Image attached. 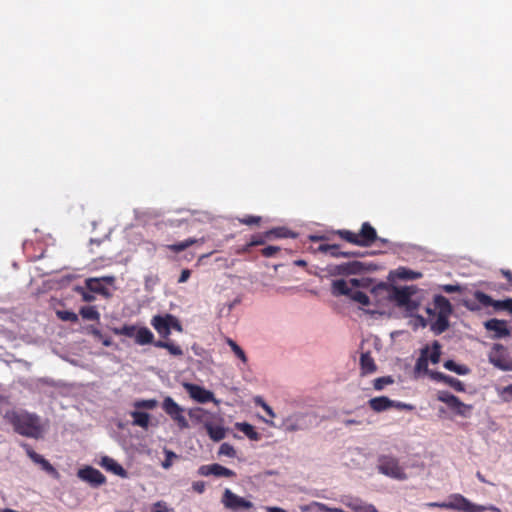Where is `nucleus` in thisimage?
<instances>
[{"label":"nucleus","mask_w":512,"mask_h":512,"mask_svg":"<svg viewBox=\"0 0 512 512\" xmlns=\"http://www.w3.org/2000/svg\"><path fill=\"white\" fill-rule=\"evenodd\" d=\"M4 418L13 426L14 431L22 436L39 439L43 437L44 425L38 415L27 411L9 410Z\"/></svg>","instance_id":"1"},{"label":"nucleus","mask_w":512,"mask_h":512,"mask_svg":"<svg viewBox=\"0 0 512 512\" xmlns=\"http://www.w3.org/2000/svg\"><path fill=\"white\" fill-rule=\"evenodd\" d=\"M453 307L450 301L442 296L435 295L433 299V307H427L426 313L430 318H435L430 324L431 330L439 335L445 332L449 327V317L452 314Z\"/></svg>","instance_id":"2"},{"label":"nucleus","mask_w":512,"mask_h":512,"mask_svg":"<svg viewBox=\"0 0 512 512\" xmlns=\"http://www.w3.org/2000/svg\"><path fill=\"white\" fill-rule=\"evenodd\" d=\"M349 284L352 287H366L367 283L365 279H357L352 278L347 282L344 279H337L332 282L331 285V293L334 296H348L353 301L360 303L363 306H368L370 304V299L368 295L362 291H353Z\"/></svg>","instance_id":"3"},{"label":"nucleus","mask_w":512,"mask_h":512,"mask_svg":"<svg viewBox=\"0 0 512 512\" xmlns=\"http://www.w3.org/2000/svg\"><path fill=\"white\" fill-rule=\"evenodd\" d=\"M111 331L115 335H124L129 338H133L135 343L141 346L153 344L154 334L152 331L145 326H136L124 324L122 327H113Z\"/></svg>","instance_id":"4"},{"label":"nucleus","mask_w":512,"mask_h":512,"mask_svg":"<svg viewBox=\"0 0 512 512\" xmlns=\"http://www.w3.org/2000/svg\"><path fill=\"white\" fill-rule=\"evenodd\" d=\"M474 298L478 302L474 303L471 301L465 302V307L470 311H477L480 309V305L484 307L492 306L495 311L505 310L512 314V298L505 300H494L491 296L487 295L482 291H476Z\"/></svg>","instance_id":"5"},{"label":"nucleus","mask_w":512,"mask_h":512,"mask_svg":"<svg viewBox=\"0 0 512 512\" xmlns=\"http://www.w3.org/2000/svg\"><path fill=\"white\" fill-rule=\"evenodd\" d=\"M377 469L381 474L397 480H405L407 478L404 468L399 464L398 459L394 456H379Z\"/></svg>","instance_id":"6"},{"label":"nucleus","mask_w":512,"mask_h":512,"mask_svg":"<svg viewBox=\"0 0 512 512\" xmlns=\"http://www.w3.org/2000/svg\"><path fill=\"white\" fill-rule=\"evenodd\" d=\"M162 409L177 424L179 429L189 428V423L184 416V409L172 397L167 396L164 398Z\"/></svg>","instance_id":"7"},{"label":"nucleus","mask_w":512,"mask_h":512,"mask_svg":"<svg viewBox=\"0 0 512 512\" xmlns=\"http://www.w3.org/2000/svg\"><path fill=\"white\" fill-rule=\"evenodd\" d=\"M438 400L445 403L450 410L462 417H469L473 409L472 405L463 403L457 396L450 392H440Z\"/></svg>","instance_id":"8"},{"label":"nucleus","mask_w":512,"mask_h":512,"mask_svg":"<svg viewBox=\"0 0 512 512\" xmlns=\"http://www.w3.org/2000/svg\"><path fill=\"white\" fill-rule=\"evenodd\" d=\"M445 509L458 510L462 512H483L487 508L482 505H477L470 502L461 494H455L452 496V500L447 502V505H442Z\"/></svg>","instance_id":"9"},{"label":"nucleus","mask_w":512,"mask_h":512,"mask_svg":"<svg viewBox=\"0 0 512 512\" xmlns=\"http://www.w3.org/2000/svg\"><path fill=\"white\" fill-rule=\"evenodd\" d=\"M222 503L225 508L232 511L250 510L253 503L233 493L230 489H225L222 497Z\"/></svg>","instance_id":"10"},{"label":"nucleus","mask_w":512,"mask_h":512,"mask_svg":"<svg viewBox=\"0 0 512 512\" xmlns=\"http://www.w3.org/2000/svg\"><path fill=\"white\" fill-rule=\"evenodd\" d=\"M22 447L25 449L27 456L35 463L38 464L43 471L52 476L54 479L60 478V473L56 470V468L46 460L42 455L36 453L29 444H22Z\"/></svg>","instance_id":"11"},{"label":"nucleus","mask_w":512,"mask_h":512,"mask_svg":"<svg viewBox=\"0 0 512 512\" xmlns=\"http://www.w3.org/2000/svg\"><path fill=\"white\" fill-rule=\"evenodd\" d=\"M78 478L88 483L92 487H99L106 483V477L98 469L92 466H85L77 472Z\"/></svg>","instance_id":"12"},{"label":"nucleus","mask_w":512,"mask_h":512,"mask_svg":"<svg viewBox=\"0 0 512 512\" xmlns=\"http://www.w3.org/2000/svg\"><path fill=\"white\" fill-rule=\"evenodd\" d=\"M184 387L189 396L199 403H207L212 401L217 402L215 400L214 394L211 391L206 390L199 385L187 383L184 385Z\"/></svg>","instance_id":"13"},{"label":"nucleus","mask_w":512,"mask_h":512,"mask_svg":"<svg viewBox=\"0 0 512 512\" xmlns=\"http://www.w3.org/2000/svg\"><path fill=\"white\" fill-rule=\"evenodd\" d=\"M188 416L194 425H202L203 428H205L212 421V419H216V416L213 413L202 407H194L189 409Z\"/></svg>","instance_id":"14"},{"label":"nucleus","mask_w":512,"mask_h":512,"mask_svg":"<svg viewBox=\"0 0 512 512\" xmlns=\"http://www.w3.org/2000/svg\"><path fill=\"white\" fill-rule=\"evenodd\" d=\"M415 291L416 288L414 286L393 287L390 299L395 301L399 307H403L404 305H409Z\"/></svg>","instance_id":"15"},{"label":"nucleus","mask_w":512,"mask_h":512,"mask_svg":"<svg viewBox=\"0 0 512 512\" xmlns=\"http://www.w3.org/2000/svg\"><path fill=\"white\" fill-rule=\"evenodd\" d=\"M365 270H366L365 264L360 261L355 260V261L336 265L333 269V274L349 276V275L361 274Z\"/></svg>","instance_id":"16"},{"label":"nucleus","mask_w":512,"mask_h":512,"mask_svg":"<svg viewBox=\"0 0 512 512\" xmlns=\"http://www.w3.org/2000/svg\"><path fill=\"white\" fill-rule=\"evenodd\" d=\"M198 473L202 476L213 475L216 477H226V478H232L236 475L234 471H232L218 463H214V464H210V465H202L199 468Z\"/></svg>","instance_id":"17"},{"label":"nucleus","mask_w":512,"mask_h":512,"mask_svg":"<svg viewBox=\"0 0 512 512\" xmlns=\"http://www.w3.org/2000/svg\"><path fill=\"white\" fill-rule=\"evenodd\" d=\"M310 416L304 413L294 414L285 420L286 430L290 432L305 430L311 423L307 421Z\"/></svg>","instance_id":"18"},{"label":"nucleus","mask_w":512,"mask_h":512,"mask_svg":"<svg viewBox=\"0 0 512 512\" xmlns=\"http://www.w3.org/2000/svg\"><path fill=\"white\" fill-rule=\"evenodd\" d=\"M168 317H171V314L155 315L151 319V325L163 339H168L171 334L170 320L167 319Z\"/></svg>","instance_id":"19"},{"label":"nucleus","mask_w":512,"mask_h":512,"mask_svg":"<svg viewBox=\"0 0 512 512\" xmlns=\"http://www.w3.org/2000/svg\"><path fill=\"white\" fill-rule=\"evenodd\" d=\"M484 327L488 331L494 332L493 338L499 339L510 335V330L507 327L505 320H499L496 318L489 319L484 323Z\"/></svg>","instance_id":"20"},{"label":"nucleus","mask_w":512,"mask_h":512,"mask_svg":"<svg viewBox=\"0 0 512 512\" xmlns=\"http://www.w3.org/2000/svg\"><path fill=\"white\" fill-rule=\"evenodd\" d=\"M359 246L369 247L377 240L376 230L369 222H364L358 233Z\"/></svg>","instance_id":"21"},{"label":"nucleus","mask_w":512,"mask_h":512,"mask_svg":"<svg viewBox=\"0 0 512 512\" xmlns=\"http://www.w3.org/2000/svg\"><path fill=\"white\" fill-rule=\"evenodd\" d=\"M221 419H212V421L204 428L209 438L215 442L223 440L226 436L225 428L219 423Z\"/></svg>","instance_id":"22"},{"label":"nucleus","mask_w":512,"mask_h":512,"mask_svg":"<svg viewBox=\"0 0 512 512\" xmlns=\"http://www.w3.org/2000/svg\"><path fill=\"white\" fill-rule=\"evenodd\" d=\"M101 466L121 478L128 477V472L111 457L104 456L101 460Z\"/></svg>","instance_id":"23"},{"label":"nucleus","mask_w":512,"mask_h":512,"mask_svg":"<svg viewBox=\"0 0 512 512\" xmlns=\"http://www.w3.org/2000/svg\"><path fill=\"white\" fill-rule=\"evenodd\" d=\"M360 371L362 376L369 375L377 371V365L369 351L362 353L360 356Z\"/></svg>","instance_id":"24"},{"label":"nucleus","mask_w":512,"mask_h":512,"mask_svg":"<svg viewBox=\"0 0 512 512\" xmlns=\"http://www.w3.org/2000/svg\"><path fill=\"white\" fill-rule=\"evenodd\" d=\"M369 407L376 413H381L392 408V400L386 396H378L368 401Z\"/></svg>","instance_id":"25"},{"label":"nucleus","mask_w":512,"mask_h":512,"mask_svg":"<svg viewBox=\"0 0 512 512\" xmlns=\"http://www.w3.org/2000/svg\"><path fill=\"white\" fill-rule=\"evenodd\" d=\"M346 506L353 512H379L373 504L366 503L360 499H352L346 503Z\"/></svg>","instance_id":"26"},{"label":"nucleus","mask_w":512,"mask_h":512,"mask_svg":"<svg viewBox=\"0 0 512 512\" xmlns=\"http://www.w3.org/2000/svg\"><path fill=\"white\" fill-rule=\"evenodd\" d=\"M297 235L296 233L290 231L289 229L285 227H277L270 229L264 233V237L266 239H272V238H295Z\"/></svg>","instance_id":"27"},{"label":"nucleus","mask_w":512,"mask_h":512,"mask_svg":"<svg viewBox=\"0 0 512 512\" xmlns=\"http://www.w3.org/2000/svg\"><path fill=\"white\" fill-rule=\"evenodd\" d=\"M154 346L157 348L166 349L173 356L183 355L182 348L174 342L169 341L168 339L158 340L154 343Z\"/></svg>","instance_id":"28"},{"label":"nucleus","mask_w":512,"mask_h":512,"mask_svg":"<svg viewBox=\"0 0 512 512\" xmlns=\"http://www.w3.org/2000/svg\"><path fill=\"white\" fill-rule=\"evenodd\" d=\"M132 419H133V425L139 426L143 429H147L150 422V415L146 412L142 411H132L130 413Z\"/></svg>","instance_id":"29"},{"label":"nucleus","mask_w":512,"mask_h":512,"mask_svg":"<svg viewBox=\"0 0 512 512\" xmlns=\"http://www.w3.org/2000/svg\"><path fill=\"white\" fill-rule=\"evenodd\" d=\"M489 361L497 368L503 371H512V361L505 359L503 356L492 353Z\"/></svg>","instance_id":"30"},{"label":"nucleus","mask_w":512,"mask_h":512,"mask_svg":"<svg viewBox=\"0 0 512 512\" xmlns=\"http://www.w3.org/2000/svg\"><path fill=\"white\" fill-rule=\"evenodd\" d=\"M443 366L458 375H467L470 372V369L466 365L457 364L453 360H447L444 362Z\"/></svg>","instance_id":"31"},{"label":"nucleus","mask_w":512,"mask_h":512,"mask_svg":"<svg viewBox=\"0 0 512 512\" xmlns=\"http://www.w3.org/2000/svg\"><path fill=\"white\" fill-rule=\"evenodd\" d=\"M428 347H425L422 351H421V355L420 357L417 359L416 361V364H415V370L417 372H424V373H427L429 374L430 370L428 369Z\"/></svg>","instance_id":"32"},{"label":"nucleus","mask_w":512,"mask_h":512,"mask_svg":"<svg viewBox=\"0 0 512 512\" xmlns=\"http://www.w3.org/2000/svg\"><path fill=\"white\" fill-rule=\"evenodd\" d=\"M101 279L99 278H88L86 280V288L90 292L99 293V294H105L106 288L102 285Z\"/></svg>","instance_id":"33"},{"label":"nucleus","mask_w":512,"mask_h":512,"mask_svg":"<svg viewBox=\"0 0 512 512\" xmlns=\"http://www.w3.org/2000/svg\"><path fill=\"white\" fill-rule=\"evenodd\" d=\"M79 314L83 319L99 321L100 313L97 311L94 306H84L80 309Z\"/></svg>","instance_id":"34"},{"label":"nucleus","mask_w":512,"mask_h":512,"mask_svg":"<svg viewBox=\"0 0 512 512\" xmlns=\"http://www.w3.org/2000/svg\"><path fill=\"white\" fill-rule=\"evenodd\" d=\"M237 428L243 432L249 439L258 440L259 435L256 432L255 428L249 423H239L237 424Z\"/></svg>","instance_id":"35"},{"label":"nucleus","mask_w":512,"mask_h":512,"mask_svg":"<svg viewBox=\"0 0 512 512\" xmlns=\"http://www.w3.org/2000/svg\"><path fill=\"white\" fill-rule=\"evenodd\" d=\"M336 233L341 239L359 246L358 234L349 230H338Z\"/></svg>","instance_id":"36"},{"label":"nucleus","mask_w":512,"mask_h":512,"mask_svg":"<svg viewBox=\"0 0 512 512\" xmlns=\"http://www.w3.org/2000/svg\"><path fill=\"white\" fill-rule=\"evenodd\" d=\"M133 405L136 409L152 410L157 407L158 401L156 399H143L135 401Z\"/></svg>","instance_id":"37"},{"label":"nucleus","mask_w":512,"mask_h":512,"mask_svg":"<svg viewBox=\"0 0 512 512\" xmlns=\"http://www.w3.org/2000/svg\"><path fill=\"white\" fill-rule=\"evenodd\" d=\"M393 383H394V379L392 378V376H383V377L376 378L373 381V387L375 390L381 391L387 385H391Z\"/></svg>","instance_id":"38"},{"label":"nucleus","mask_w":512,"mask_h":512,"mask_svg":"<svg viewBox=\"0 0 512 512\" xmlns=\"http://www.w3.org/2000/svg\"><path fill=\"white\" fill-rule=\"evenodd\" d=\"M496 391L503 402H512V384L505 387H497Z\"/></svg>","instance_id":"39"},{"label":"nucleus","mask_w":512,"mask_h":512,"mask_svg":"<svg viewBox=\"0 0 512 512\" xmlns=\"http://www.w3.org/2000/svg\"><path fill=\"white\" fill-rule=\"evenodd\" d=\"M227 344L230 346L231 350L234 354L241 359L243 363L247 362V357L243 349L232 339H227Z\"/></svg>","instance_id":"40"},{"label":"nucleus","mask_w":512,"mask_h":512,"mask_svg":"<svg viewBox=\"0 0 512 512\" xmlns=\"http://www.w3.org/2000/svg\"><path fill=\"white\" fill-rule=\"evenodd\" d=\"M90 333H91V334H92L96 339H98L99 341H101V342H102V344H103L105 347H110V346H112V344H113L112 339H111L110 337H108V336H104V335L102 334V332H101L99 329L94 328V327H91V328H90Z\"/></svg>","instance_id":"41"},{"label":"nucleus","mask_w":512,"mask_h":512,"mask_svg":"<svg viewBox=\"0 0 512 512\" xmlns=\"http://www.w3.org/2000/svg\"><path fill=\"white\" fill-rule=\"evenodd\" d=\"M57 317L62 321H70L73 323L78 322V315L68 310H58L56 312Z\"/></svg>","instance_id":"42"},{"label":"nucleus","mask_w":512,"mask_h":512,"mask_svg":"<svg viewBox=\"0 0 512 512\" xmlns=\"http://www.w3.org/2000/svg\"><path fill=\"white\" fill-rule=\"evenodd\" d=\"M441 356V345L438 341H434L432 344L431 353L428 356V360H430L433 364H436L440 361Z\"/></svg>","instance_id":"43"},{"label":"nucleus","mask_w":512,"mask_h":512,"mask_svg":"<svg viewBox=\"0 0 512 512\" xmlns=\"http://www.w3.org/2000/svg\"><path fill=\"white\" fill-rule=\"evenodd\" d=\"M397 275L399 278L406 279V280H414V279H418L419 277H421V273L415 272L413 270L406 269V268H400L398 270Z\"/></svg>","instance_id":"44"},{"label":"nucleus","mask_w":512,"mask_h":512,"mask_svg":"<svg viewBox=\"0 0 512 512\" xmlns=\"http://www.w3.org/2000/svg\"><path fill=\"white\" fill-rule=\"evenodd\" d=\"M445 384L449 385L450 387H452L454 390H456L458 392L465 391V386H464L463 382L455 377L448 376Z\"/></svg>","instance_id":"45"},{"label":"nucleus","mask_w":512,"mask_h":512,"mask_svg":"<svg viewBox=\"0 0 512 512\" xmlns=\"http://www.w3.org/2000/svg\"><path fill=\"white\" fill-rule=\"evenodd\" d=\"M152 511L153 512H174V509L168 507L167 503L164 501H157L153 504Z\"/></svg>","instance_id":"46"},{"label":"nucleus","mask_w":512,"mask_h":512,"mask_svg":"<svg viewBox=\"0 0 512 512\" xmlns=\"http://www.w3.org/2000/svg\"><path fill=\"white\" fill-rule=\"evenodd\" d=\"M235 449L232 445H230L229 443H223L221 444L220 448H219V454L221 455H225V456H228V457H234L235 456Z\"/></svg>","instance_id":"47"},{"label":"nucleus","mask_w":512,"mask_h":512,"mask_svg":"<svg viewBox=\"0 0 512 512\" xmlns=\"http://www.w3.org/2000/svg\"><path fill=\"white\" fill-rule=\"evenodd\" d=\"M239 222L241 224H245V225H249V226L258 225L261 222V217L249 215V216H245V217L239 219Z\"/></svg>","instance_id":"48"},{"label":"nucleus","mask_w":512,"mask_h":512,"mask_svg":"<svg viewBox=\"0 0 512 512\" xmlns=\"http://www.w3.org/2000/svg\"><path fill=\"white\" fill-rule=\"evenodd\" d=\"M279 251H280V247L270 245V246H267V247L263 248L261 250V254L264 257L269 258V257L275 256Z\"/></svg>","instance_id":"49"},{"label":"nucleus","mask_w":512,"mask_h":512,"mask_svg":"<svg viewBox=\"0 0 512 512\" xmlns=\"http://www.w3.org/2000/svg\"><path fill=\"white\" fill-rule=\"evenodd\" d=\"M392 408H396L398 410H407V411L414 410V406L412 404L395 401V400H392Z\"/></svg>","instance_id":"50"},{"label":"nucleus","mask_w":512,"mask_h":512,"mask_svg":"<svg viewBox=\"0 0 512 512\" xmlns=\"http://www.w3.org/2000/svg\"><path fill=\"white\" fill-rule=\"evenodd\" d=\"M167 319L170 320V330L174 329L177 332L183 331L182 325L176 316L171 314V317H168Z\"/></svg>","instance_id":"51"},{"label":"nucleus","mask_w":512,"mask_h":512,"mask_svg":"<svg viewBox=\"0 0 512 512\" xmlns=\"http://www.w3.org/2000/svg\"><path fill=\"white\" fill-rule=\"evenodd\" d=\"M167 248L175 253H179L187 249V244L184 240L176 244L168 245Z\"/></svg>","instance_id":"52"},{"label":"nucleus","mask_w":512,"mask_h":512,"mask_svg":"<svg viewBox=\"0 0 512 512\" xmlns=\"http://www.w3.org/2000/svg\"><path fill=\"white\" fill-rule=\"evenodd\" d=\"M440 288L442 291H444L446 293H455V292H460L462 290L460 285H452V284H445V285H442Z\"/></svg>","instance_id":"53"},{"label":"nucleus","mask_w":512,"mask_h":512,"mask_svg":"<svg viewBox=\"0 0 512 512\" xmlns=\"http://www.w3.org/2000/svg\"><path fill=\"white\" fill-rule=\"evenodd\" d=\"M429 375L432 379L436 380V381H440V382H444L446 383L447 381V378L449 375H445L444 373L442 372H437V371H430L429 372Z\"/></svg>","instance_id":"54"},{"label":"nucleus","mask_w":512,"mask_h":512,"mask_svg":"<svg viewBox=\"0 0 512 512\" xmlns=\"http://www.w3.org/2000/svg\"><path fill=\"white\" fill-rule=\"evenodd\" d=\"M256 404L260 405L270 417H272V418L275 417V413L273 412L272 408L267 403H265L262 399H260V398L257 399Z\"/></svg>","instance_id":"55"},{"label":"nucleus","mask_w":512,"mask_h":512,"mask_svg":"<svg viewBox=\"0 0 512 512\" xmlns=\"http://www.w3.org/2000/svg\"><path fill=\"white\" fill-rule=\"evenodd\" d=\"M329 248H330L329 254L332 257H335V258L341 257V252L342 251L340 250V245H338V244H331V246Z\"/></svg>","instance_id":"56"},{"label":"nucleus","mask_w":512,"mask_h":512,"mask_svg":"<svg viewBox=\"0 0 512 512\" xmlns=\"http://www.w3.org/2000/svg\"><path fill=\"white\" fill-rule=\"evenodd\" d=\"M176 454L172 451H166V459L162 463L163 468L168 469L171 466V459L175 458Z\"/></svg>","instance_id":"57"},{"label":"nucleus","mask_w":512,"mask_h":512,"mask_svg":"<svg viewBox=\"0 0 512 512\" xmlns=\"http://www.w3.org/2000/svg\"><path fill=\"white\" fill-rule=\"evenodd\" d=\"M79 291L81 292V295H82V299L85 301V302H92L95 300V296L89 291V292H86L84 291L83 288H80Z\"/></svg>","instance_id":"58"},{"label":"nucleus","mask_w":512,"mask_h":512,"mask_svg":"<svg viewBox=\"0 0 512 512\" xmlns=\"http://www.w3.org/2000/svg\"><path fill=\"white\" fill-rule=\"evenodd\" d=\"M265 237H262V236H257V237H253L251 239V241L249 242V246H259V245H263L265 243Z\"/></svg>","instance_id":"59"},{"label":"nucleus","mask_w":512,"mask_h":512,"mask_svg":"<svg viewBox=\"0 0 512 512\" xmlns=\"http://www.w3.org/2000/svg\"><path fill=\"white\" fill-rule=\"evenodd\" d=\"M191 275V271L189 269H183L180 277L178 279V283H185Z\"/></svg>","instance_id":"60"},{"label":"nucleus","mask_w":512,"mask_h":512,"mask_svg":"<svg viewBox=\"0 0 512 512\" xmlns=\"http://www.w3.org/2000/svg\"><path fill=\"white\" fill-rule=\"evenodd\" d=\"M193 489L198 493H203L205 490V483L202 481L194 482Z\"/></svg>","instance_id":"61"},{"label":"nucleus","mask_w":512,"mask_h":512,"mask_svg":"<svg viewBox=\"0 0 512 512\" xmlns=\"http://www.w3.org/2000/svg\"><path fill=\"white\" fill-rule=\"evenodd\" d=\"M206 240L204 237L200 238V239H196V238H188L185 240L186 244H187V248H189L190 246L196 244V243H204Z\"/></svg>","instance_id":"62"},{"label":"nucleus","mask_w":512,"mask_h":512,"mask_svg":"<svg viewBox=\"0 0 512 512\" xmlns=\"http://www.w3.org/2000/svg\"><path fill=\"white\" fill-rule=\"evenodd\" d=\"M418 306H419V303L410 299V303L409 305H404L403 307H405L408 311L412 312L414 310H417L418 309Z\"/></svg>","instance_id":"63"},{"label":"nucleus","mask_w":512,"mask_h":512,"mask_svg":"<svg viewBox=\"0 0 512 512\" xmlns=\"http://www.w3.org/2000/svg\"><path fill=\"white\" fill-rule=\"evenodd\" d=\"M358 256H360V253L354 252V251H342L341 252V257H345V258L358 257Z\"/></svg>","instance_id":"64"}]
</instances>
